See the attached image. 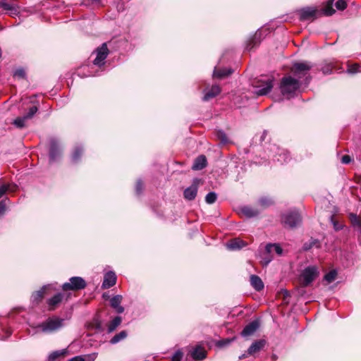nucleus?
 <instances>
[{"instance_id":"2f4dec72","label":"nucleus","mask_w":361,"mask_h":361,"mask_svg":"<svg viewBox=\"0 0 361 361\" xmlns=\"http://www.w3.org/2000/svg\"><path fill=\"white\" fill-rule=\"evenodd\" d=\"M258 204L263 208H265L271 205L273 200L269 197H262L258 200Z\"/></svg>"},{"instance_id":"9b49d317","label":"nucleus","mask_w":361,"mask_h":361,"mask_svg":"<svg viewBox=\"0 0 361 361\" xmlns=\"http://www.w3.org/2000/svg\"><path fill=\"white\" fill-rule=\"evenodd\" d=\"M190 355L193 360L202 361L206 357L207 352L204 348L197 345L190 350Z\"/></svg>"},{"instance_id":"09e8293b","label":"nucleus","mask_w":361,"mask_h":361,"mask_svg":"<svg viewBox=\"0 0 361 361\" xmlns=\"http://www.w3.org/2000/svg\"><path fill=\"white\" fill-rule=\"evenodd\" d=\"M350 219H351V221L352 223L354 224V225H358L360 226V221L357 216L356 214H350Z\"/></svg>"},{"instance_id":"8fccbe9b","label":"nucleus","mask_w":361,"mask_h":361,"mask_svg":"<svg viewBox=\"0 0 361 361\" xmlns=\"http://www.w3.org/2000/svg\"><path fill=\"white\" fill-rule=\"evenodd\" d=\"M87 66H83V67H81L79 70H78V75H81V76H85V77H88V76H94V75L92 74V73H87V74H83L82 73V70H85V68H87Z\"/></svg>"},{"instance_id":"a18cd8bd","label":"nucleus","mask_w":361,"mask_h":361,"mask_svg":"<svg viewBox=\"0 0 361 361\" xmlns=\"http://www.w3.org/2000/svg\"><path fill=\"white\" fill-rule=\"evenodd\" d=\"M143 190V184L141 180L137 181L135 191L137 195H140Z\"/></svg>"},{"instance_id":"cd10ccee","label":"nucleus","mask_w":361,"mask_h":361,"mask_svg":"<svg viewBox=\"0 0 361 361\" xmlns=\"http://www.w3.org/2000/svg\"><path fill=\"white\" fill-rule=\"evenodd\" d=\"M128 336V332L126 330H123V331H121V332H119L118 334H116L115 336H114L111 340H110V343L111 344H116L119 342H121V341L124 340L125 338H126Z\"/></svg>"},{"instance_id":"ddd939ff","label":"nucleus","mask_w":361,"mask_h":361,"mask_svg":"<svg viewBox=\"0 0 361 361\" xmlns=\"http://www.w3.org/2000/svg\"><path fill=\"white\" fill-rule=\"evenodd\" d=\"M87 327L97 332H102L105 329V324L102 321L101 317H93L92 321L87 324Z\"/></svg>"},{"instance_id":"79ce46f5","label":"nucleus","mask_w":361,"mask_h":361,"mask_svg":"<svg viewBox=\"0 0 361 361\" xmlns=\"http://www.w3.org/2000/svg\"><path fill=\"white\" fill-rule=\"evenodd\" d=\"M9 190H11L9 184L0 185V199Z\"/></svg>"},{"instance_id":"f704fd0d","label":"nucleus","mask_w":361,"mask_h":361,"mask_svg":"<svg viewBox=\"0 0 361 361\" xmlns=\"http://www.w3.org/2000/svg\"><path fill=\"white\" fill-rule=\"evenodd\" d=\"M10 203V200L8 198L2 199L0 201V217H1L6 212L7 207Z\"/></svg>"},{"instance_id":"de8ad7c7","label":"nucleus","mask_w":361,"mask_h":361,"mask_svg":"<svg viewBox=\"0 0 361 361\" xmlns=\"http://www.w3.org/2000/svg\"><path fill=\"white\" fill-rule=\"evenodd\" d=\"M332 68H333V65L331 63V64H329L326 66H324L322 68V71L324 74H331L332 73Z\"/></svg>"},{"instance_id":"7ed1b4c3","label":"nucleus","mask_w":361,"mask_h":361,"mask_svg":"<svg viewBox=\"0 0 361 361\" xmlns=\"http://www.w3.org/2000/svg\"><path fill=\"white\" fill-rule=\"evenodd\" d=\"M319 275V268L314 265L305 267L299 278L302 288L309 286Z\"/></svg>"},{"instance_id":"9d476101","label":"nucleus","mask_w":361,"mask_h":361,"mask_svg":"<svg viewBox=\"0 0 361 361\" xmlns=\"http://www.w3.org/2000/svg\"><path fill=\"white\" fill-rule=\"evenodd\" d=\"M49 143V160L50 161H55L61 155L59 142L56 138H51Z\"/></svg>"},{"instance_id":"c03bdc74","label":"nucleus","mask_w":361,"mask_h":361,"mask_svg":"<svg viewBox=\"0 0 361 361\" xmlns=\"http://www.w3.org/2000/svg\"><path fill=\"white\" fill-rule=\"evenodd\" d=\"M232 341H233V339H228V338L222 339L217 342L216 345L219 348H223V347L228 345L231 343Z\"/></svg>"},{"instance_id":"f257e3e1","label":"nucleus","mask_w":361,"mask_h":361,"mask_svg":"<svg viewBox=\"0 0 361 361\" xmlns=\"http://www.w3.org/2000/svg\"><path fill=\"white\" fill-rule=\"evenodd\" d=\"M311 67L307 62L295 63L292 68L294 77L287 76L281 79L280 90L282 94L291 96L301 85H308L310 80L308 71Z\"/></svg>"},{"instance_id":"1a4fd4ad","label":"nucleus","mask_w":361,"mask_h":361,"mask_svg":"<svg viewBox=\"0 0 361 361\" xmlns=\"http://www.w3.org/2000/svg\"><path fill=\"white\" fill-rule=\"evenodd\" d=\"M300 20H310L318 17L319 11L313 7H305L299 11Z\"/></svg>"},{"instance_id":"6e6552de","label":"nucleus","mask_w":361,"mask_h":361,"mask_svg":"<svg viewBox=\"0 0 361 361\" xmlns=\"http://www.w3.org/2000/svg\"><path fill=\"white\" fill-rule=\"evenodd\" d=\"M273 88V80L267 78L264 80H259L255 85L254 93L257 96H264L267 94Z\"/></svg>"},{"instance_id":"c85d7f7f","label":"nucleus","mask_w":361,"mask_h":361,"mask_svg":"<svg viewBox=\"0 0 361 361\" xmlns=\"http://www.w3.org/2000/svg\"><path fill=\"white\" fill-rule=\"evenodd\" d=\"M82 154L83 148L81 146L75 147L71 155V161L73 163H77L80 159Z\"/></svg>"},{"instance_id":"a878e982","label":"nucleus","mask_w":361,"mask_h":361,"mask_svg":"<svg viewBox=\"0 0 361 361\" xmlns=\"http://www.w3.org/2000/svg\"><path fill=\"white\" fill-rule=\"evenodd\" d=\"M334 0H329L326 5L319 11V14L323 13L324 16H330L335 13V10L333 8V4Z\"/></svg>"},{"instance_id":"7c9ffc66","label":"nucleus","mask_w":361,"mask_h":361,"mask_svg":"<svg viewBox=\"0 0 361 361\" xmlns=\"http://www.w3.org/2000/svg\"><path fill=\"white\" fill-rule=\"evenodd\" d=\"M47 288V286H43L40 290L35 291L32 293L31 296V299L32 302H37L39 300H41L43 298L44 290Z\"/></svg>"},{"instance_id":"39448f33","label":"nucleus","mask_w":361,"mask_h":361,"mask_svg":"<svg viewBox=\"0 0 361 361\" xmlns=\"http://www.w3.org/2000/svg\"><path fill=\"white\" fill-rule=\"evenodd\" d=\"M66 319L61 317H48V319L41 324L38 325L42 332L50 333L56 331L63 326Z\"/></svg>"},{"instance_id":"864d4df0","label":"nucleus","mask_w":361,"mask_h":361,"mask_svg":"<svg viewBox=\"0 0 361 361\" xmlns=\"http://www.w3.org/2000/svg\"><path fill=\"white\" fill-rule=\"evenodd\" d=\"M310 248H312V245H310V244H309V243H305V244H304V245H303V249H304L305 250H310Z\"/></svg>"},{"instance_id":"dca6fc26","label":"nucleus","mask_w":361,"mask_h":361,"mask_svg":"<svg viewBox=\"0 0 361 361\" xmlns=\"http://www.w3.org/2000/svg\"><path fill=\"white\" fill-rule=\"evenodd\" d=\"M123 297L121 295H116L110 300V305L116 313L122 314L124 312V308L121 305Z\"/></svg>"},{"instance_id":"49530a36","label":"nucleus","mask_w":361,"mask_h":361,"mask_svg":"<svg viewBox=\"0 0 361 361\" xmlns=\"http://www.w3.org/2000/svg\"><path fill=\"white\" fill-rule=\"evenodd\" d=\"M13 75L19 78H23L25 76V73L23 69L19 68L14 72Z\"/></svg>"},{"instance_id":"c756f323","label":"nucleus","mask_w":361,"mask_h":361,"mask_svg":"<svg viewBox=\"0 0 361 361\" xmlns=\"http://www.w3.org/2000/svg\"><path fill=\"white\" fill-rule=\"evenodd\" d=\"M121 317H114V319L107 325V332L111 333L114 331L121 324Z\"/></svg>"},{"instance_id":"58836bf2","label":"nucleus","mask_w":361,"mask_h":361,"mask_svg":"<svg viewBox=\"0 0 361 361\" xmlns=\"http://www.w3.org/2000/svg\"><path fill=\"white\" fill-rule=\"evenodd\" d=\"M347 71L349 73H356L361 71L360 66L357 63L348 66Z\"/></svg>"},{"instance_id":"f8f14e48","label":"nucleus","mask_w":361,"mask_h":361,"mask_svg":"<svg viewBox=\"0 0 361 361\" xmlns=\"http://www.w3.org/2000/svg\"><path fill=\"white\" fill-rule=\"evenodd\" d=\"M116 283V276L114 271H108L104 274L102 288L104 289L114 286Z\"/></svg>"},{"instance_id":"5701e85b","label":"nucleus","mask_w":361,"mask_h":361,"mask_svg":"<svg viewBox=\"0 0 361 361\" xmlns=\"http://www.w3.org/2000/svg\"><path fill=\"white\" fill-rule=\"evenodd\" d=\"M207 166V159L205 156L200 155L197 157L192 166L193 170H201Z\"/></svg>"},{"instance_id":"ea45409f","label":"nucleus","mask_w":361,"mask_h":361,"mask_svg":"<svg viewBox=\"0 0 361 361\" xmlns=\"http://www.w3.org/2000/svg\"><path fill=\"white\" fill-rule=\"evenodd\" d=\"M37 110L38 109L36 106H31L29 109L28 112L25 114V118H27V120L32 118L37 113Z\"/></svg>"},{"instance_id":"6e6d98bb","label":"nucleus","mask_w":361,"mask_h":361,"mask_svg":"<svg viewBox=\"0 0 361 361\" xmlns=\"http://www.w3.org/2000/svg\"><path fill=\"white\" fill-rule=\"evenodd\" d=\"M317 240H311V241L310 242V245H312V247L314 246V245H315L317 243Z\"/></svg>"},{"instance_id":"c9c22d12","label":"nucleus","mask_w":361,"mask_h":361,"mask_svg":"<svg viewBox=\"0 0 361 361\" xmlns=\"http://www.w3.org/2000/svg\"><path fill=\"white\" fill-rule=\"evenodd\" d=\"M337 276V272L336 270H331L327 274L324 275V279L328 283L333 282Z\"/></svg>"},{"instance_id":"f03ea898","label":"nucleus","mask_w":361,"mask_h":361,"mask_svg":"<svg viewBox=\"0 0 361 361\" xmlns=\"http://www.w3.org/2000/svg\"><path fill=\"white\" fill-rule=\"evenodd\" d=\"M73 296V294L71 292H66L62 290L47 300V307L49 311H54L66 305Z\"/></svg>"},{"instance_id":"a211bd4d","label":"nucleus","mask_w":361,"mask_h":361,"mask_svg":"<svg viewBox=\"0 0 361 361\" xmlns=\"http://www.w3.org/2000/svg\"><path fill=\"white\" fill-rule=\"evenodd\" d=\"M221 92V88L219 85H212V87L209 90H206L204 92V95L203 97L204 101H209L212 98L217 96Z\"/></svg>"},{"instance_id":"b1692460","label":"nucleus","mask_w":361,"mask_h":361,"mask_svg":"<svg viewBox=\"0 0 361 361\" xmlns=\"http://www.w3.org/2000/svg\"><path fill=\"white\" fill-rule=\"evenodd\" d=\"M233 72V71L231 68H225L219 70L215 68L213 73V76L218 78H224L230 75Z\"/></svg>"},{"instance_id":"72a5a7b5","label":"nucleus","mask_w":361,"mask_h":361,"mask_svg":"<svg viewBox=\"0 0 361 361\" xmlns=\"http://www.w3.org/2000/svg\"><path fill=\"white\" fill-rule=\"evenodd\" d=\"M66 353H67L66 349L54 351L49 355V361H55V360L56 358H58L59 357H60L61 355H65L66 354Z\"/></svg>"},{"instance_id":"20e7f679","label":"nucleus","mask_w":361,"mask_h":361,"mask_svg":"<svg viewBox=\"0 0 361 361\" xmlns=\"http://www.w3.org/2000/svg\"><path fill=\"white\" fill-rule=\"evenodd\" d=\"M301 222L302 217L296 209L288 210L281 215V223L285 228H296Z\"/></svg>"},{"instance_id":"bb28decb","label":"nucleus","mask_w":361,"mask_h":361,"mask_svg":"<svg viewBox=\"0 0 361 361\" xmlns=\"http://www.w3.org/2000/svg\"><path fill=\"white\" fill-rule=\"evenodd\" d=\"M265 251L269 254L274 251L278 255H281L282 254L283 250L278 244L269 243L265 247Z\"/></svg>"},{"instance_id":"e433bc0d","label":"nucleus","mask_w":361,"mask_h":361,"mask_svg":"<svg viewBox=\"0 0 361 361\" xmlns=\"http://www.w3.org/2000/svg\"><path fill=\"white\" fill-rule=\"evenodd\" d=\"M216 136L222 144H226L228 142L226 134L223 130H217L216 133Z\"/></svg>"},{"instance_id":"aec40b11","label":"nucleus","mask_w":361,"mask_h":361,"mask_svg":"<svg viewBox=\"0 0 361 361\" xmlns=\"http://www.w3.org/2000/svg\"><path fill=\"white\" fill-rule=\"evenodd\" d=\"M240 212L246 217L252 218L258 216L260 213V211L250 206H243L240 208Z\"/></svg>"},{"instance_id":"603ef678","label":"nucleus","mask_w":361,"mask_h":361,"mask_svg":"<svg viewBox=\"0 0 361 361\" xmlns=\"http://www.w3.org/2000/svg\"><path fill=\"white\" fill-rule=\"evenodd\" d=\"M68 361H85V360L80 356H75L71 359H70Z\"/></svg>"},{"instance_id":"393cba45","label":"nucleus","mask_w":361,"mask_h":361,"mask_svg":"<svg viewBox=\"0 0 361 361\" xmlns=\"http://www.w3.org/2000/svg\"><path fill=\"white\" fill-rule=\"evenodd\" d=\"M245 245L243 240L239 239H233L226 244L228 249L231 250H239Z\"/></svg>"},{"instance_id":"5fc2aeb1","label":"nucleus","mask_w":361,"mask_h":361,"mask_svg":"<svg viewBox=\"0 0 361 361\" xmlns=\"http://www.w3.org/2000/svg\"><path fill=\"white\" fill-rule=\"evenodd\" d=\"M334 228L338 231L342 228L341 226L337 224L336 223L334 222Z\"/></svg>"},{"instance_id":"4be33fe9","label":"nucleus","mask_w":361,"mask_h":361,"mask_svg":"<svg viewBox=\"0 0 361 361\" xmlns=\"http://www.w3.org/2000/svg\"><path fill=\"white\" fill-rule=\"evenodd\" d=\"M250 284L257 291L264 288V283L262 279L257 275L250 276Z\"/></svg>"},{"instance_id":"2eb2a0df","label":"nucleus","mask_w":361,"mask_h":361,"mask_svg":"<svg viewBox=\"0 0 361 361\" xmlns=\"http://www.w3.org/2000/svg\"><path fill=\"white\" fill-rule=\"evenodd\" d=\"M197 183H192L190 187L185 189L183 192L184 198L187 200H193L197 196Z\"/></svg>"},{"instance_id":"3c124183","label":"nucleus","mask_w":361,"mask_h":361,"mask_svg":"<svg viewBox=\"0 0 361 361\" xmlns=\"http://www.w3.org/2000/svg\"><path fill=\"white\" fill-rule=\"evenodd\" d=\"M351 161V159L348 155H344L342 157L341 162L345 164H348Z\"/></svg>"},{"instance_id":"a19ab883","label":"nucleus","mask_w":361,"mask_h":361,"mask_svg":"<svg viewBox=\"0 0 361 361\" xmlns=\"http://www.w3.org/2000/svg\"><path fill=\"white\" fill-rule=\"evenodd\" d=\"M183 353L180 350H176L171 357V361H180L183 358Z\"/></svg>"},{"instance_id":"4d7b16f0","label":"nucleus","mask_w":361,"mask_h":361,"mask_svg":"<svg viewBox=\"0 0 361 361\" xmlns=\"http://www.w3.org/2000/svg\"><path fill=\"white\" fill-rule=\"evenodd\" d=\"M271 258H269L266 260V264H269L270 262H271Z\"/></svg>"},{"instance_id":"473e14b6","label":"nucleus","mask_w":361,"mask_h":361,"mask_svg":"<svg viewBox=\"0 0 361 361\" xmlns=\"http://www.w3.org/2000/svg\"><path fill=\"white\" fill-rule=\"evenodd\" d=\"M27 120V118H25V115L23 116H21V117H18L16 118L13 122V124L18 128H23L25 127V122Z\"/></svg>"},{"instance_id":"4468645a","label":"nucleus","mask_w":361,"mask_h":361,"mask_svg":"<svg viewBox=\"0 0 361 361\" xmlns=\"http://www.w3.org/2000/svg\"><path fill=\"white\" fill-rule=\"evenodd\" d=\"M259 327V323L257 320H255L245 326L241 332V336L247 337L252 335Z\"/></svg>"},{"instance_id":"4c0bfd02","label":"nucleus","mask_w":361,"mask_h":361,"mask_svg":"<svg viewBox=\"0 0 361 361\" xmlns=\"http://www.w3.org/2000/svg\"><path fill=\"white\" fill-rule=\"evenodd\" d=\"M217 195L214 192H209L205 197V201L208 204H213L216 202Z\"/></svg>"},{"instance_id":"f3484780","label":"nucleus","mask_w":361,"mask_h":361,"mask_svg":"<svg viewBox=\"0 0 361 361\" xmlns=\"http://www.w3.org/2000/svg\"><path fill=\"white\" fill-rule=\"evenodd\" d=\"M266 341L263 339L255 341L247 349V354L250 355H255L259 352L264 347Z\"/></svg>"},{"instance_id":"0eeeda50","label":"nucleus","mask_w":361,"mask_h":361,"mask_svg":"<svg viewBox=\"0 0 361 361\" xmlns=\"http://www.w3.org/2000/svg\"><path fill=\"white\" fill-rule=\"evenodd\" d=\"M96 55V57L93 60V65L102 67L105 63V59L109 54V49L106 43H103L99 47H98L92 55Z\"/></svg>"},{"instance_id":"37998d69","label":"nucleus","mask_w":361,"mask_h":361,"mask_svg":"<svg viewBox=\"0 0 361 361\" xmlns=\"http://www.w3.org/2000/svg\"><path fill=\"white\" fill-rule=\"evenodd\" d=\"M347 6V3L345 0H338L336 3V7L338 10L343 11Z\"/></svg>"},{"instance_id":"412c9836","label":"nucleus","mask_w":361,"mask_h":361,"mask_svg":"<svg viewBox=\"0 0 361 361\" xmlns=\"http://www.w3.org/2000/svg\"><path fill=\"white\" fill-rule=\"evenodd\" d=\"M275 159L281 164L287 163L290 160L289 152L286 149L278 148V152L275 156Z\"/></svg>"},{"instance_id":"423d86ee","label":"nucleus","mask_w":361,"mask_h":361,"mask_svg":"<svg viewBox=\"0 0 361 361\" xmlns=\"http://www.w3.org/2000/svg\"><path fill=\"white\" fill-rule=\"evenodd\" d=\"M87 286L86 281L82 277L73 276L69 279V281L64 283L61 288L66 292L70 290L75 291L84 289Z\"/></svg>"},{"instance_id":"6ab92c4d","label":"nucleus","mask_w":361,"mask_h":361,"mask_svg":"<svg viewBox=\"0 0 361 361\" xmlns=\"http://www.w3.org/2000/svg\"><path fill=\"white\" fill-rule=\"evenodd\" d=\"M261 32H256L255 34L247 41L245 49L250 51L255 47L258 46L260 42Z\"/></svg>"}]
</instances>
